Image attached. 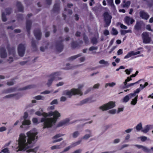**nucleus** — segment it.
<instances>
[{"instance_id": "0eeeda50", "label": "nucleus", "mask_w": 153, "mask_h": 153, "mask_svg": "<svg viewBox=\"0 0 153 153\" xmlns=\"http://www.w3.org/2000/svg\"><path fill=\"white\" fill-rule=\"evenodd\" d=\"M61 75V73L59 72H55L52 73L49 75V77L53 79V80H58L61 79H62L61 77H60Z\"/></svg>"}, {"instance_id": "c9c22d12", "label": "nucleus", "mask_w": 153, "mask_h": 153, "mask_svg": "<svg viewBox=\"0 0 153 153\" xmlns=\"http://www.w3.org/2000/svg\"><path fill=\"white\" fill-rule=\"evenodd\" d=\"M35 98L37 100H43L44 99V97L43 96L41 95H38L36 96Z\"/></svg>"}, {"instance_id": "bb28decb", "label": "nucleus", "mask_w": 153, "mask_h": 153, "mask_svg": "<svg viewBox=\"0 0 153 153\" xmlns=\"http://www.w3.org/2000/svg\"><path fill=\"white\" fill-rule=\"evenodd\" d=\"M138 95L135 96V98L132 100L131 102V104L132 105H135L137 103Z\"/></svg>"}, {"instance_id": "7c9ffc66", "label": "nucleus", "mask_w": 153, "mask_h": 153, "mask_svg": "<svg viewBox=\"0 0 153 153\" xmlns=\"http://www.w3.org/2000/svg\"><path fill=\"white\" fill-rule=\"evenodd\" d=\"M81 56V54H79L77 55H74V56L71 57L69 58V59L70 60H74V59H76Z\"/></svg>"}, {"instance_id": "69168bd1", "label": "nucleus", "mask_w": 153, "mask_h": 153, "mask_svg": "<svg viewBox=\"0 0 153 153\" xmlns=\"http://www.w3.org/2000/svg\"><path fill=\"white\" fill-rule=\"evenodd\" d=\"M122 50V49H120L117 52V54L118 55H119L123 53Z\"/></svg>"}, {"instance_id": "a18cd8bd", "label": "nucleus", "mask_w": 153, "mask_h": 153, "mask_svg": "<svg viewBox=\"0 0 153 153\" xmlns=\"http://www.w3.org/2000/svg\"><path fill=\"white\" fill-rule=\"evenodd\" d=\"M1 152L4 153H9L10 152L9 150L7 148H5L2 149L1 151Z\"/></svg>"}, {"instance_id": "f3484780", "label": "nucleus", "mask_w": 153, "mask_h": 153, "mask_svg": "<svg viewBox=\"0 0 153 153\" xmlns=\"http://www.w3.org/2000/svg\"><path fill=\"white\" fill-rule=\"evenodd\" d=\"M153 128V126L151 125H147L145 127L144 129L142 130V131L144 133H146L150 129Z\"/></svg>"}, {"instance_id": "39448f33", "label": "nucleus", "mask_w": 153, "mask_h": 153, "mask_svg": "<svg viewBox=\"0 0 153 153\" xmlns=\"http://www.w3.org/2000/svg\"><path fill=\"white\" fill-rule=\"evenodd\" d=\"M115 106V102L110 101L100 107L99 108L103 111H106L114 108Z\"/></svg>"}, {"instance_id": "72a5a7b5", "label": "nucleus", "mask_w": 153, "mask_h": 153, "mask_svg": "<svg viewBox=\"0 0 153 153\" xmlns=\"http://www.w3.org/2000/svg\"><path fill=\"white\" fill-rule=\"evenodd\" d=\"M142 128V125L141 123L138 124L136 127V128L137 131H140Z\"/></svg>"}, {"instance_id": "09e8293b", "label": "nucleus", "mask_w": 153, "mask_h": 153, "mask_svg": "<svg viewBox=\"0 0 153 153\" xmlns=\"http://www.w3.org/2000/svg\"><path fill=\"white\" fill-rule=\"evenodd\" d=\"M57 48L58 51L61 52L63 46L62 45H60L59 46L58 45L57 47Z\"/></svg>"}, {"instance_id": "5fc2aeb1", "label": "nucleus", "mask_w": 153, "mask_h": 153, "mask_svg": "<svg viewBox=\"0 0 153 153\" xmlns=\"http://www.w3.org/2000/svg\"><path fill=\"white\" fill-rule=\"evenodd\" d=\"M7 129L4 126L0 127V132H2L5 131Z\"/></svg>"}, {"instance_id": "e2e57ef3", "label": "nucleus", "mask_w": 153, "mask_h": 153, "mask_svg": "<svg viewBox=\"0 0 153 153\" xmlns=\"http://www.w3.org/2000/svg\"><path fill=\"white\" fill-rule=\"evenodd\" d=\"M123 108H118L117 111V113L119 114L120 112L123 111Z\"/></svg>"}, {"instance_id": "f257e3e1", "label": "nucleus", "mask_w": 153, "mask_h": 153, "mask_svg": "<svg viewBox=\"0 0 153 153\" xmlns=\"http://www.w3.org/2000/svg\"><path fill=\"white\" fill-rule=\"evenodd\" d=\"M37 132L35 129H33L27 132L26 133L27 136L24 133H21L19 135L17 140L19 150L26 151L28 153H36L39 147L37 146L33 148L32 143L37 138Z\"/></svg>"}, {"instance_id": "9d476101", "label": "nucleus", "mask_w": 153, "mask_h": 153, "mask_svg": "<svg viewBox=\"0 0 153 153\" xmlns=\"http://www.w3.org/2000/svg\"><path fill=\"white\" fill-rule=\"evenodd\" d=\"M140 53V51L134 52L133 51H131L128 53L127 55L124 57V58H128L133 56H135L137 54H139Z\"/></svg>"}, {"instance_id": "79ce46f5", "label": "nucleus", "mask_w": 153, "mask_h": 153, "mask_svg": "<svg viewBox=\"0 0 153 153\" xmlns=\"http://www.w3.org/2000/svg\"><path fill=\"white\" fill-rule=\"evenodd\" d=\"M97 38H94L91 39V42L93 44H97Z\"/></svg>"}, {"instance_id": "8fccbe9b", "label": "nucleus", "mask_w": 153, "mask_h": 153, "mask_svg": "<svg viewBox=\"0 0 153 153\" xmlns=\"http://www.w3.org/2000/svg\"><path fill=\"white\" fill-rule=\"evenodd\" d=\"M2 20L4 22H5L7 20V19L5 16V14L4 13H3L2 16Z\"/></svg>"}, {"instance_id": "338daca9", "label": "nucleus", "mask_w": 153, "mask_h": 153, "mask_svg": "<svg viewBox=\"0 0 153 153\" xmlns=\"http://www.w3.org/2000/svg\"><path fill=\"white\" fill-rule=\"evenodd\" d=\"M84 40L86 43L87 44L88 43V38L86 36H84Z\"/></svg>"}, {"instance_id": "20e7f679", "label": "nucleus", "mask_w": 153, "mask_h": 153, "mask_svg": "<svg viewBox=\"0 0 153 153\" xmlns=\"http://www.w3.org/2000/svg\"><path fill=\"white\" fill-rule=\"evenodd\" d=\"M43 115L45 117H51L53 115L52 117L56 121L58 118L61 116L60 113L58 111L56 110L54 111L50 112L48 113H44Z\"/></svg>"}, {"instance_id": "c756f323", "label": "nucleus", "mask_w": 153, "mask_h": 153, "mask_svg": "<svg viewBox=\"0 0 153 153\" xmlns=\"http://www.w3.org/2000/svg\"><path fill=\"white\" fill-rule=\"evenodd\" d=\"M26 28L27 29V31H29L30 29L31 25V22L30 21H27L26 22Z\"/></svg>"}, {"instance_id": "a878e982", "label": "nucleus", "mask_w": 153, "mask_h": 153, "mask_svg": "<svg viewBox=\"0 0 153 153\" xmlns=\"http://www.w3.org/2000/svg\"><path fill=\"white\" fill-rule=\"evenodd\" d=\"M91 100L89 98L85 99L80 102V104L83 105L85 103H89L90 102Z\"/></svg>"}, {"instance_id": "de8ad7c7", "label": "nucleus", "mask_w": 153, "mask_h": 153, "mask_svg": "<svg viewBox=\"0 0 153 153\" xmlns=\"http://www.w3.org/2000/svg\"><path fill=\"white\" fill-rule=\"evenodd\" d=\"M62 136V135L61 134H59L54 136L53 138V140L56 139L57 138L60 137Z\"/></svg>"}, {"instance_id": "2eb2a0df", "label": "nucleus", "mask_w": 153, "mask_h": 153, "mask_svg": "<svg viewBox=\"0 0 153 153\" xmlns=\"http://www.w3.org/2000/svg\"><path fill=\"white\" fill-rule=\"evenodd\" d=\"M134 94H131V93L125 96L122 100V101L123 102L126 103L128 102L130 99V98H131L133 97Z\"/></svg>"}, {"instance_id": "393cba45", "label": "nucleus", "mask_w": 153, "mask_h": 153, "mask_svg": "<svg viewBox=\"0 0 153 153\" xmlns=\"http://www.w3.org/2000/svg\"><path fill=\"white\" fill-rule=\"evenodd\" d=\"M16 90V89L15 88H11L8 89L6 90H5L4 93L5 94H7L10 93H11L13 92L14 91Z\"/></svg>"}, {"instance_id": "052dcab7", "label": "nucleus", "mask_w": 153, "mask_h": 153, "mask_svg": "<svg viewBox=\"0 0 153 153\" xmlns=\"http://www.w3.org/2000/svg\"><path fill=\"white\" fill-rule=\"evenodd\" d=\"M32 46L33 47V50L34 51H36V50L37 48H36L35 46V45L33 42H32Z\"/></svg>"}, {"instance_id": "6ab92c4d", "label": "nucleus", "mask_w": 153, "mask_h": 153, "mask_svg": "<svg viewBox=\"0 0 153 153\" xmlns=\"http://www.w3.org/2000/svg\"><path fill=\"white\" fill-rule=\"evenodd\" d=\"M99 63L100 64L103 65V66H108L109 64L108 61H105L104 59H102L99 62Z\"/></svg>"}, {"instance_id": "412c9836", "label": "nucleus", "mask_w": 153, "mask_h": 153, "mask_svg": "<svg viewBox=\"0 0 153 153\" xmlns=\"http://www.w3.org/2000/svg\"><path fill=\"white\" fill-rule=\"evenodd\" d=\"M34 34L36 38L38 39H39L41 36V34L40 31L38 30L35 32Z\"/></svg>"}, {"instance_id": "bf43d9fd", "label": "nucleus", "mask_w": 153, "mask_h": 153, "mask_svg": "<svg viewBox=\"0 0 153 153\" xmlns=\"http://www.w3.org/2000/svg\"><path fill=\"white\" fill-rule=\"evenodd\" d=\"M47 48V47L46 46H42L40 48V50L42 52H44L45 51V49H46Z\"/></svg>"}, {"instance_id": "a19ab883", "label": "nucleus", "mask_w": 153, "mask_h": 153, "mask_svg": "<svg viewBox=\"0 0 153 153\" xmlns=\"http://www.w3.org/2000/svg\"><path fill=\"white\" fill-rule=\"evenodd\" d=\"M140 91V88H137L136 89V90L134 91V93H131V94H134L133 95V97H134L135 96V95L136 94L138 93Z\"/></svg>"}, {"instance_id": "6e6d98bb", "label": "nucleus", "mask_w": 153, "mask_h": 153, "mask_svg": "<svg viewBox=\"0 0 153 153\" xmlns=\"http://www.w3.org/2000/svg\"><path fill=\"white\" fill-rule=\"evenodd\" d=\"M63 140L62 138H60L59 139H57V140H53L52 141V143H54L60 141L61 140Z\"/></svg>"}, {"instance_id": "5701e85b", "label": "nucleus", "mask_w": 153, "mask_h": 153, "mask_svg": "<svg viewBox=\"0 0 153 153\" xmlns=\"http://www.w3.org/2000/svg\"><path fill=\"white\" fill-rule=\"evenodd\" d=\"M107 1L108 5H110L113 9L115 8V6L113 3V0H107Z\"/></svg>"}, {"instance_id": "7ed1b4c3", "label": "nucleus", "mask_w": 153, "mask_h": 153, "mask_svg": "<svg viewBox=\"0 0 153 153\" xmlns=\"http://www.w3.org/2000/svg\"><path fill=\"white\" fill-rule=\"evenodd\" d=\"M56 122L55 120L52 117H44L42 118L41 120V122H44L43 128L52 127L55 124Z\"/></svg>"}, {"instance_id": "3c124183", "label": "nucleus", "mask_w": 153, "mask_h": 153, "mask_svg": "<svg viewBox=\"0 0 153 153\" xmlns=\"http://www.w3.org/2000/svg\"><path fill=\"white\" fill-rule=\"evenodd\" d=\"M98 48L97 47H91L89 49V50L91 51H92L93 50H97Z\"/></svg>"}, {"instance_id": "603ef678", "label": "nucleus", "mask_w": 153, "mask_h": 153, "mask_svg": "<svg viewBox=\"0 0 153 153\" xmlns=\"http://www.w3.org/2000/svg\"><path fill=\"white\" fill-rule=\"evenodd\" d=\"M58 103L57 100L55 99L53 100L50 103L51 105L57 104Z\"/></svg>"}, {"instance_id": "4c0bfd02", "label": "nucleus", "mask_w": 153, "mask_h": 153, "mask_svg": "<svg viewBox=\"0 0 153 153\" xmlns=\"http://www.w3.org/2000/svg\"><path fill=\"white\" fill-rule=\"evenodd\" d=\"M108 112L110 114H114L117 113V110L115 109H111Z\"/></svg>"}, {"instance_id": "473e14b6", "label": "nucleus", "mask_w": 153, "mask_h": 153, "mask_svg": "<svg viewBox=\"0 0 153 153\" xmlns=\"http://www.w3.org/2000/svg\"><path fill=\"white\" fill-rule=\"evenodd\" d=\"M92 136V134H85L82 137V139L84 140H87Z\"/></svg>"}, {"instance_id": "49530a36", "label": "nucleus", "mask_w": 153, "mask_h": 153, "mask_svg": "<svg viewBox=\"0 0 153 153\" xmlns=\"http://www.w3.org/2000/svg\"><path fill=\"white\" fill-rule=\"evenodd\" d=\"M135 28L136 29L138 30L140 28V25L139 23H137L135 26Z\"/></svg>"}, {"instance_id": "864d4df0", "label": "nucleus", "mask_w": 153, "mask_h": 153, "mask_svg": "<svg viewBox=\"0 0 153 153\" xmlns=\"http://www.w3.org/2000/svg\"><path fill=\"white\" fill-rule=\"evenodd\" d=\"M67 99L66 97L64 96H62L60 98V101L61 102H64Z\"/></svg>"}, {"instance_id": "aec40b11", "label": "nucleus", "mask_w": 153, "mask_h": 153, "mask_svg": "<svg viewBox=\"0 0 153 153\" xmlns=\"http://www.w3.org/2000/svg\"><path fill=\"white\" fill-rule=\"evenodd\" d=\"M20 96V95H19L18 94H9L7 95H6L5 96H4V98H13L14 97H15L16 98H19L18 97V96Z\"/></svg>"}, {"instance_id": "e433bc0d", "label": "nucleus", "mask_w": 153, "mask_h": 153, "mask_svg": "<svg viewBox=\"0 0 153 153\" xmlns=\"http://www.w3.org/2000/svg\"><path fill=\"white\" fill-rule=\"evenodd\" d=\"M53 81V79H52L49 78V79H48V82L47 83V85L48 87L50 86L52 84Z\"/></svg>"}, {"instance_id": "0e129e2a", "label": "nucleus", "mask_w": 153, "mask_h": 153, "mask_svg": "<svg viewBox=\"0 0 153 153\" xmlns=\"http://www.w3.org/2000/svg\"><path fill=\"white\" fill-rule=\"evenodd\" d=\"M54 108H55L54 106L53 105V106H51L49 107L48 108V111L53 110L54 109Z\"/></svg>"}, {"instance_id": "680f3d73", "label": "nucleus", "mask_w": 153, "mask_h": 153, "mask_svg": "<svg viewBox=\"0 0 153 153\" xmlns=\"http://www.w3.org/2000/svg\"><path fill=\"white\" fill-rule=\"evenodd\" d=\"M140 138L141 140L142 141H144L147 139V137L145 136H142L140 137Z\"/></svg>"}, {"instance_id": "cd10ccee", "label": "nucleus", "mask_w": 153, "mask_h": 153, "mask_svg": "<svg viewBox=\"0 0 153 153\" xmlns=\"http://www.w3.org/2000/svg\"><path fill=\"white\" fill-rule=\"evenodd\" d=\"M81 140H79L75 142H74L71 144V146H72V147H74L77 146V145L80 144L81 143Z\"/></svg>"}, {"instance_id": "4468645a", "label": "nucleus", "mask_w": 153, "mask_h": 153, "mask_svg": "<svg viewBox=\"0 0 153 153\" xmlns=\"http://www.w3.org/2000/svg\"><path fill=\"white\" fill-rule=\"evenodd\" d=\"M70 119L69 118H66L59 123V125L61 126L64 125H67L69 124Z\"/></svg>"}, {"instance_id": "f03ea898", "label": "nucleus", "mask_w": 153, "mask_h": 153, "mask_svg": "<svg viewBox=\"0 0 153 153\" xmlns=\"http://www.w3.org/2000/svg\"><path fill=\"white\" fill-rule=\"evenodd\" d=\"M83 84H79L78 85L77 88H73L70 90H66L62 92V95H67L70 97L73 95H79L80 96L82 95L83 93L81 89L84 86Z\"/></svg>"}, {"instance_id": "4be33fe9", "label": "nucleus", "mask_w": 153, "mask_h": 153, "mask_svg": "<svg viewBox=\"0 0 153 153\" xmlns=\"http://www.w3.org/2000/svg\"><path fill=\"white\" fill-rule=\"evenodd\" d=\"M80 134V132L79 131H74L72 134V137L74 138L78 137Z\"/></svg>"}, {"instance_id": "f704fd0d", "label": "nucleus", "mask_w": 153, "mask_h": 153, "mask_svg": "<svg viewBox=\"0 0 153 153\" xmlns=\"http://www.w3.org/2000/svg\"><path fill=\"white\" fill-rule=\"evenodd\" d=\"M111 33L112 34L114 35H116L118 33L117 31L114 28H112V31Z\"/></svg>"}, {"instance_id": "ea45409f", "label": "nucleus", "mask_w": 153, "mask_h": 153, "mask_svg": "<svg viewBox=\"0 0 153 153\" xmlns=\"http://www.w3.org/2000/svg\"><path fill=\"white\" fill-rule=\"evenodd\" d=\"M144 151L147 152H150V150L149 149L146 147L144 146H143L142 149Z\"/></svg>"}, {"instance_id": "4d7b16f0", "label": "nucleus", "mask_w": 153, "mask_h": 153, "mask_svg": "<svg viewBox=\"0 0 153 153\" xmlns=\"http://www.w3.org/2000/svg\"><path fill=\"white\" fill-rule=\"evenodd\" d=\"M132 69L130 68L129 69H126L125 70V72H126V74L129 75L130 74V71H132Z\"/></svg>"}, {"instance_id": "dca6fc26", "label": "nucleus", "mask_w": 153, "mask_h": 153, "mask_svg": "<svg viewBox=\"0 0 153 153\" xmlns=\"http://www.w3.org/2000/svg\"><path fill=\"white\" fill-rule=\"evenodd\" d=\"M140 16L143 19H148L149 17V16L146 13L143 11H141L140 12Z\"/></svg>"}, {"instance_id": "9b49d317", "label": "nucleus", "mask_w": 153, "mask_h": 153, "mask_svg": "<svg viewBox=\"0 0 153 153\" xmlns=\"http://www.w3.org/2000/svg\"><path fill=\"white\" fill-rule=\"evenodd\" d=\"M125 22L128 25L132 24L134 20L128 16H126L124 18Z\"/></svg>"}, {"instance_id": "c03bdc74", "label": "nucleus", "mask_w": 153, "mask_h": 153, "mask_svg": "<svg viewBox=\"0 0 153 153\" xmlns=\"http://www.w3.org/2000/svg\"><path fill=\"white\" fill-rule=\"evenodd\" d=\"M72 147L71 146V145L70 146H68L65 148L62 152H64L68 151Z\"/></svg>"}, {"instance_id": "423d86ee", "label": "nucleus", "mask_w": 153, "mask_h": 153, "mask_svg": "<svg viewBox=\"0 0 153 153\" xmlns=\"http://www.w3.org/2000/svg\"><path fill=\"white\" fill-rule=\"evenodd\" d=\"M25 50V45L23 44H20L18 47V51L19 55L20 56H23Z\"/></svg>"}, {"instance_id": "58836bf2", "label": "nucleus", "mask_w": 153, "mask_h": 153, "mask_svg": "<svg viewBox=\"0 0 153 153\" xmlns=\"http://www.w3.org/2000/svg\"><path fill=\"white\" fill-rule=\"evenodd\" d=\"M43 111L42 110L41 112H40V111H36L35 113V114L37 115L40 116L41 115H42L44 117H45L43 115V114L45 113H42V112Z\"/></svg>"}, {"instance_id": "13d9d810", "label": "nucleus", "mask_w": 153, "mask_h": 153, "mask_svg": "<svg viewBox=\"0 0 153 153\" xmlns=\"http://www.w3.org/2000/svg\"><path fill=\"white\" fill-rule=\"evenodd\" d=\"M138 82H139V81L138 82H136L135 83H132L126 86V88H128L129 87L132 86L133 85H134V84H135L138 83Z\"/></svg>"}, {"instance_id": "2f4dec72", "label": "nucleus", "mask_w": 153, "mask_h": 153, "mask_svg": "<svg viewBox=\"0 0 153 153\" xmlns=\"http://www.w3.org/2000/svg\"><path fill=\"white\" fill-rule=\"evenodd\" d=\"M17 5L19 11H22L23 10V8L20 3L19 2H18Z\"/></svg>"}, {"instance_id": "b1692460", "label": "nucleus", "mask_w": 153, "mask_h": 153, "mask_svg": "<svg viewBox=\"0 0 153 153\" xmlns=\"http://www.w3.org/2000/svg\"><path fill=\"white\" fill-rule=\"evenodd\" d=\"M123 2L124 3L123 4L122 7L124 8H128L130 5L131 3L129 1L126 2L125 1H123Z\"/></svg>"}, {"instance_id": "f8f14e48", "label": "nucleus", "mask_w": 153, "mask_h": 153, "mask_svg": "<svg viewBox=\"0 0 153 153\" xmlns=\"http://www.w3.org/2000/svg\"><path fill=\"white\" fill-rule=\"evenodd\" d=\"M28 116V114L27 112H25L23 117L24 121L22 122L23 125H29L30 124V121L29 120H26Z\"/></svg>"}, {"instance_id": "a211bd4d", "label": "nucleus", "mask_w": 153, "mask_h": 153, "mask_svg": "<svg viewBox=\"0 0 153 153\" xmlns=\"http://www.w3.org/2000/svg\"><path fill=\"white\" fill-rule=\"evenodd\" d=\"M1 56L2 58H4L7 56V54L6 53L5 50L4 48H1Z\"/></svg>"}, {"instance_id": "6e6552de", "label": "nucleus", "mask_w": 153, "mask_h": 153, "mask_svg": "<svg viewBox=\"0 0 153 153\" xmlns=\"http://www.w3.org/2000/svg\"><path fill=\"white\" fill-rule=\"evenodd\" d=\"M142 38L144 43H149L151 41V39L147 33L146 32L143 33L142 34Z\"/></svg>"}, {"instance_id": "c85d7f7f", "label": "nucleus", "mask_w": 153, "mask_h": 153, "mask_svg": "<svg viewBox=\"0 0 153 153\" xmlns=\"http://www.w3.org/2000/svg\"><path fill=\"white\" fill-rule=\"evenodd\" d=\"M116 84V83L114 82H112L111 83H106L105 85V88H106L108 86L110 87H113L115 86Z\"/></svg>"}, {"instance_id": "37998d69", "label": "nucleus", "mask_w": 153, "mask_h": 153, "mask_svg": "<svg viewBox=\"0 0 153 153\" xmlns=\"http://www.w3.org/2000/svg\"><path fill=\"white\" fill-rule=\"evenodd\" d=\"M15 53V52L14 48L11 49L9 50V54L10 55L12 54V55L14 56Z\"/></svg>"}, {"instance_id": "1a4fd4ad", "label": "nucleus", "mask_w": 153, "mask_h": 153, "mask_svg": "<svg viewBox=\"0 0 153 153\" xmlns=\"http://www.w3.org/2000/svg\"><path fill=\"white\" fill-rule=\"evenodd\" d=\"M103 16L106 24L108 25L111 23V16L107 12L104 13Z\"/></svg>"}, {"instance_id": "774afa93", "label": "nucleus", "mask_w": 153, "mask_h": 153, "mask_svg": "<svg viewBox=\"0 0 153 153\" xmlns=\"http://www.w3.org/2000/svg\"><path fill=\"white\" fill-rule=\"evenodd\" d=\"M82 152V149H80L76 150L74 151L75 153H81Z\"/></svg>"}, {"instance_id": "ddd939ff", "label": "nucleus", "mask_w": 153, "mask_h": 153, "mask_svg": "<svg viewBox=\"0 0 153 153\" xmlns=\"http://www.w3.org/2000/svg\"><path fill=\"white\" fill-rule=\"evenodd\" d=\"M66 145V144L63 142L59 145H54L51 147V150H54L55 149H61L64 147Z\"/></svg>"}]
</instances>
